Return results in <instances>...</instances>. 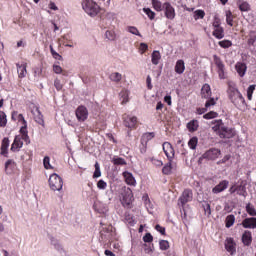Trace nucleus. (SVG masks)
Masks as SVG:
<instances>
[{"label":"nucleus","mask_w":256,"mask_h":256,"mask_svg":"<svg viewBox=\"0 0 256 256\" xmlns=\"http://www.w3.org/2000/svg\"><path fill=\"white\" fill-rule=\"evenodd\" d=\"M205 17V11L203 10H196L194 12V19L197 21V19H203Z\"/></svg>","instance_id":"40"},{"label":"nucleus","mask_w":256,"mask_h":256,"mask_svg":"<svg viewBox=\"0 0 256 256\" xmlns=\"http://www.w3.org/2000/svg\"><path fill=\"white\" fill-rule=\"evenodd\" d=\"M253 91H255V85H250L247 89V94L253 95Z\"/></svg>","instance_id":"64"},{"label":"nucleus","mask_w":256,"mask_h":256,"mask_svg":"<svg viewBox=\"0 0 256 256\" xmlns=\"http://www.w3.org/2000/svg\"><path fill=\"white\" fill-rule=\"evenodd\" d=\"M93 177L94 179L101 177V168L99 167V162L95 163V171H94Z\"/></svg>","instance_id":"42"},{"label":"nucleus","mask_w":256,"mask_h":256,"mask_svg":"<svg viewBox=\"0 0 256 256\" xmlns=\"http://www.w3.org/2000/svg\"><path fill=\"white\" fill-rule=\"evenodd\" d=\"M175 72L178 75H182L185 72V62L183 60H178L175 65Z\"/></svg>","instance_id":"21"},{"label":"nucleus","mask_w":256,"mask_h":256,"mask_svg":"<svg viewBox=\"0 0 256 256\" xmlns=\"http://www.w3.org/2000/svg\"><path fill=\"white\" fill-rule=\"evenodd\" d=\"M163 151L166 155V157L171 161L173 157H175V150L173 149V146L169 142L163 143Z\"/></svg>","instance_id":"10"},{"label":"nucleus","mask_w":256,"mask_h":256,"mask_svg":"<svg viewBox=\"0 0 256 256\" xmlns=\"http://www.w3.org/2000/svg\"><path fill=\"white\" fill-rule=\"evenodd\" d=\"M49 186L52 191H61L63 189V179L54 173L49 178Z\"/></svg>","instance_id":"5"},{"label":"nucleus","mask_w":256,"mask_h":256,"mask_svg":"<svg viewBox=\"0 0 256 256\" xmlns=\"http://www.w3.org/2000/svg\"><path fill=\"white\" fill-rule=\"evenodd\" d=\"M226 21L230 27H233V17L231 16V11L226 13Z\"/></svg>","instance_id":"51"},{"label":"nucleus","mask_w":256,"mask_h":256,"mask_svg":"<svg viewBox=\"0 0 256 256\" xmlns=\"http://www.w3.org/2000/svg\"><path fill=\"white\" fill-rule=\"evenodd\" d=\"M7 125V114L0 111V127H5Z\"/></svg>","instance_id":"33"},{"label":"nucleus","mask_w":256,"mask_h":256,"mask_svg":"<svg viewBox=\"0 0 256 256\" xmlns=\"http://www.w3.org/2000/svg\"><path fill=\"white\" fill-rule=\"evenodd\" d=\"M106 39H108V41H115V32L108 30L105 33Z\"/></svg>","instance_id":"47"},{"label":"nucleus","mask_w":256,"mask_h":256,"mask_svg":"<svg viewBox=\"0 0 256 256\" xmlns=\"http://www.w3.org/2000/svg\"><path fill=\"white\" fill-rule=\"evenodd\" d=\"M123 177L127 183V185H135L136 181H135V177H133V174L130 172H123Z\"/></svg>","instance_id":"19"},{"label":"nucleus","mask_w":256,"mask_h":256,"mask_svg":"<svg viewBox=\"0 0 256 256\" xmlns=\"http://www.w3.org/2000/svg\"><path fill=\"white\" fill-rule=\"evenodd\" d=\"M76 117L78 121H86L87 117H89V111L85 106H79L76 109Z\"/></svg>","instance_id":"8"},{"label":"nucleus","mask_w":256,"mask_h":256,"mask_svg":"<svg viewBox=\"0 0 256 256\" xmlns=\"http://www.w3.org/2000/svg\"><path fill=\"white\" fill-rule=\"evenodd\" d=\"M82 7L90 17H95L99 13V5L93 0H83Z\"/></svg>","instance_id":"3"},{"label":"nucleus","mask_w":256,"mask_h":256,"mask_svg":"<svg viewBox=\"0 0 256 256\" xmlns=\"http://www.w3.org/2000/svg\"><path fill=\"white\" fill-rule=\"evenodd\" d=\"M242 225L245 229H256V218H246L243 220Z\"/></svg>","instance_id":"15"},{"label":"nucleus","mask_w":256,"mask_h":256,"mask_svg":"<svg viewBox=\"0 0 256 256\" xmlns=\"http://www.w3.org/2000/svg\"><path fill=\"white\" fill-rule=\"evenodd\" d=\"M159 245H160L161 251H167V249H169V241L167 240H161Z\"/></svg>","instance_id":"45"},{"label":"nucleus","mask_w":256,"mask_h":256,"mask_svg":"<svg viewBox=\"0 0 256 256\" xmlns=\"http://www.w3.org/2000/svg\"><path fill=\"white\" fill-rule=\"evenodd\" d=\"M7 149H9V138L2 140L1 155H7Z\"/></svg>","instance_id":"26"},{"label":"nucleus","mask_w":256,"mask_h":256,"mask_svg":"<svg viewBox=\"0 0 256 256\" xmlns=\"http://www.w3.org/2000/svg\"><path fill=\"white\" fill-rule=\"evenodd\" d=\"M202 207H203L205 215H207L209 217L211 215V205L207 202H203Z\"/></svg>","instance_id":"35"},{"label":"nucleus","mask_w":256,"mask_h":256,"mask_svg":"<svg viewBox=\"0 0 256 256\" xmlns=\"http://www.w3.org/2000/svg\"><path fill=\"white\" fill-rule=\"evenodd\" d=\"M221 23L219 22V18L215 17V20L213 22L214 29L220 28Z\"/></svg>","instance_id":"62"},{"label":"nucleus","mask_w":256,"mask_h":256,"mask_svg":"<svg viewBox=\"0 0 256 256\" xmlns=\"http://www.w3.org/2000/svg\"><path fill=\"white\" fill-rule=\"evenodd\" d=\"M141 53H145V51H147V49H149V46L146 43H140V47H139Z\"/></svg>","instance_id":"55"},{"label":"nucleus","mask_w":256,"mask_h":256,"mask_svg":"<svg viewBox=\"0 0 256 256\" xmlns=\"http://www.w3.org/2000/svg\"><path fill=\"white\" fill-rule=\"evenodd\" d=\"M98 189H105L107 187V183L103 180H99L97 183Z\"/></svg>","instance_id":"54"},{"label":"nucleus","mask_w":256,"mask_h":256,"mask_svg":"<svg viewBox=\"0 0 256 256\" xmlns=\"http://www.w3.org/2000/svg\"><path fill=\"white\" fill-rule=\"evenodd\" d=\"M187 129L190 131V133H195L197 129H199V121L197 120H192L187 123Z\"/></svg>","instance_id":"22"},{"label":"nucleus","mask_w":256,"mask_h":256,"mask_svg":"<svg viewBox=\"0 0 256 256\" xmlns=\"http://www.w3.org/2000/svg\"><path fill=\"white\" fill-rule=\"evenodd\" d=\"M235 223V216L229 215L226 217V227L229 229V227H233V224Z\"/></svg>","instance_id":"36"},{"label":"nucleus","mask_w":256,"mask_h":256,"mask_svg":"<svg viewBox=\"0 0 256 256\" xmlns=\"http://www.w3.org/2000/svg\"><path fill=\"white\" fill-rule=\"evenodd\" d=\"M144 243H151L153 241V236L151 233H146V235L143 237Z\"/></svg>","instance_id":"52"},{"label":"nucleus","mask_w":256,"mask_h":256,"mask_svg":"<svg viewBox=\"0 0 256 256\" xmlns=\"http://www.w3.org/2000/svg\"><path fill=\"white\" fill-rule=\"evenodd\" d=\"M120 97L122 99V105L129 103V91L123 90L122 92H120Z\"/></svg>","instance_id":"29"},{"label":"nucleus","mask_w":256,"mask_h":256,"mask_svg":"<svg viewBox=\"0 0 256 256\" xmlns=\"http://www.w3.org/2000/svg\"><path fill=\"white\" fill-rule=\"evenodd\" d=\"M17 71H18V75L21 79H23V77H25V75L27 74V65L22 64L19 65L17 64Z\"/></svg>","instance_id":"25"},{"label":"nucleus","mask_w":256,"mask_h":256,"mask_svg":"<svg viewBox=\"0 0 256 256\" xmlns=\"http://www.w3.org/2000/svg\"><path fill=\"white\" fill-rule=\"evenodd\" d=\"M201 94L204 99H209V97H211V86L204 84L201 89Z\"/></svg>","instance_id":"20"},{"label":"nucleus","mask_w":256,"mask_h":256,"mask_svg":"<svg viewBox=\"0 0 256 256\" xmlns=\"http://www.w3.org/2000/svg\"><path fill=\"white\" fill-rule=\"evenodd\" d=\"M246 211H247L248 215H251L252 217H256L255 207L251 206L250 204L246 205Z\"/></svg>","instance_id":"39"},{"label":"nucleus","mask_w":256,"mask_h":256,"mask_svg":"<svg viewBox=\"0 0 256 256\" xmlns=\"http://www.w3.org/2000/svg\"><path fill=\"white\" fill-rule=\"evenodd\" d=\"M255 41H256V32L251 31L250 38L248 39V45H253V43H255Z\"/></svg>","instance_id":"48"},{"label":"nucleus","mask_w":256,"mask_h":256,"mask_svg":"<svg viewBox=\"0 0 256 256\" xmlns=\"http://www.w3.org/2000/svg\"><path fill=\"white\" fill-rule=\"evenodd\" d=\"M112 163H114V165H127V162L125 161V159L121 157L113 158Z\"/></svg>","instance_id":"38"},{"label":"nucleus","mask_w":256,"mask_h":256,"mask_svg":"<svg viewBox=\"0 0 256 256\" xmlns=\"http://www.w3.org/2000/svg\"><path fill=\"white\" fill-rule=\"evenodd\" d=\"M54 85H55L57 91H61L63 89V84H61V81H59L57 79L55 80Z\"/></svg>","instance_id":"57"},{"label":"nucleus","mask_w":256,"mask_h":256,"mask_svg":"<svg viewBox=\"0 0 256 256\" xmlns=\"http://www.w3.org/2000/svg\"><path fill=\"white\" fill-rule=\"evenodd\" d=\"M153 137H155L154 133H147L144 134L143 139H147V141H150V139H153Z\"/></svg>","instance_id":"61"},{"label":"nucleus","mask_w":256,"mask_h":256,"mask_svg":"<svg viewBox=\"0 0 256 256\" xmlns=\"http://www.w3.org/2000/svg\"><path fill=\"white\" fill-rule=\"evenodd\" d=\"M20 119H22L24 126L21 127L20 129V133L22 135V137H20V139H22L23 141H25L26 145H29L31 143V139L29 138V135L27 134V121H25V118H23V114L19 115Z\"/></svg>","instance_id":"6"},{"label":"nucleus","mask_w":256,"mask_h":256,"mask_svg":"<svg viewBox=\"0 0 256 256\" xmlns=\"http://www.w3.org/2000/svg\"><path fill=\"white\" fill-rule=\"evenodd\" d=\"M124 125L128 129H134L135 125H137V117L124 116Z\"/></svg>","instance_id":"13"},{"label":"nucleus","mask_w":256,"mask_h":256,"mask_svg":"<svg viewBox=\"0 0 256 256\" xmlns=\"http://www.w3.org/2000/svg\"><path fill=\"white\" fill-rule=\"evenodd\" d=\"M215 117H217V112L215 111H210L203 116L204 119H215Z\"/></svg>","instance_id":"50"},{"label":"nucleus","mask_w":256,"mask_h":256,"mask_svg":"<svg viewBox=\"0 0 256 256\" xmlns=\"http://www.w3.org/2000/svg\"><path fill=\"white\" fill-rule=\"evenodd\" d=\"M34 115V119L36 123L39 125H42V127L45 126V121L43 120V114H41V111H39V108H36L35 111H32Z\"/></svg>","instance_id":"17"},{"label":"nucleus","mask_w":256,"mask_h":256,"mask_svg":"<svg viewBox=\"0 0 256 256\" xmlns=\"http://www.w3.org/2000/svg\"><path fill=\"white\" fill-rule=\"evenodd\" d=\"M144 13H146V15H148L149 19H151V21H153V19H155V12L152 11L151 8H143Z\"/></svg>","instance_id":"41"},{"label":"nucleus","mask_w":256,"mask_h":256,"mask_svg":"<svg viewBox=\"0 0 256 256\" xmlns=\"http://www.w3.org/2000/svg\"><path fill=\"white\" fill-rule=\"evenodd\" d=\"M252 237L251 233L249 231H245L242 235V242L246 247H249L251 245Z\"/></svg>","instance_id":"23"},{"label":"nucleus","mask_w":256,"mask_h":256,"mask_svg":"<svg viewBox=\"0 0 256 256\" xmlns=\"http://www.w3.org/2000/svg\"><path fill=\"white\" fill-rule=\"evenodd\" d=\"M122 201L125 205H131L133 201V192L130 188H127L122 194Z\"/></svg>","instance_id":"12"},{"label":"nucleus","mask_w":256,"mask_h":256,"mask_svg":"<svg viewBox=\"0 0 256 256\" xmlns=\"http://www.w3.org/2000/svg\"><path fill=\"white\" fill-rule=\"evenodd\" d=\"M228 95L235 107H243L245 105V98H243V95L235 85H229Z\"/></svg>","instance_id":"1"},{"label":"nucleus","mask_w":256,"mask_h":256,"mask_svg":"<svg viewBox=\"0 0 256 256\" xmlns=\"http://www.w3.org/2000/svg\"><path fill=\"white\" fill-rule=\"evenodd\" d=\"M213 129L214 131H218L219 137H221V139H231L232 137H235V131L225 127L223 125V120H217Z\"/></svg>","instance_id":"2"},{"label":"nucleus","mask_w":256,"mask_h":256,"mask_svg":"<svg viewBox=\"0 0 256 256\" xmlns=\"http://www.w3.org/2000/svg\"><path fill=\"white\" fill-rule=\"evenodd\" d=\"M126 31H128V33H131L132 35H137L138 37H141V33L139 32V29H137V27L135 26H128L126 28Z\"/></svg>","instance_id":"32"},{"label":"nucleus","mask_w":256,"mask_h":256,"mask_svg":"<svg viewBox=\"0 0 256 256\" xmlns=\"http://www.w3.org/2000/svg\"><path fill=\"white\" fill-rule=\"evenodd\" d=\"M163 9L165 11V17L167 19H175V8L171 6V3L166 2L163 4Z\"/></svg>","instance_id":"9"},{"label":"nucleus","mask_w":256,"mask_h":256,"mask_svg":"<svg viewBox=\"0 0 256 256\" xmlns=\"http://www.w3.org/2000/svg\"><path fill=\"white\" fill-rule=\"evenodd\" d=\"M152 64L153 65H159V61H161V53L157 50H154L152 52Z\"/></svg>","instance_id":"24"},{"label":"nucleus","mask_w":256,"mask_h":256,"mask_svg":"<svg viewBox=\"0 0 256 256\" xmlns=\"http://www.w3.org/2000/svg\"><path fill=\"white\" fill-rule=\"evenodd\" d=\"M218 75L220 79H225V68H218Z\"/></svg>","instance_id":"58"},{"label":"nucleus","mask_w":256,"mask_h":256,"mask_svg":"<svg viewBox=\"0 0 256 256\" xmlns=\"http://www.w3.org/2000/svg\"><path fill=\"white\" fill-rule=\"evenodd\" d=\"M197 143H198L197 137H192L188 142V146L190 147V149H197Z\"/></svg>","instance_id":"37"},{"label":"nucleus","mask_w":256,"mask_h":256,"mask_svg":"<svg viewBox=\"0 0 256 256\" xmlns=\"http://www.w3.org/2000/svg\"><path fill=\"white\" fill-rule=\"evenodd\" d=\"M21 147H23V141H21V136H16L11 146V151H19Z\"/></svg>","instance_id":"18"},{"label":"nucleus","mask_w":256,"mask_h":256,"mask_svg":"<svg viewBox=\"0 0 256 256\" xmlns=\"http://www.w3.org/2000/svg\"><path fill=\"white\" fill-rule=\"evenodd\" d=\"M15 167V162L13 160H7L5 163V169H13Z\"/></svg>","instance_id":"53"},{"label":"nucleus","mask_w":256,"mask_h":256,"mask_svg":"<svg viewBox=\"0 0 256 256\" xmlns=\"http://www.w3.org/2000/svg\"><path fill=\"white\" fill-rule=\"evenodd\" d=\"M238 7L240 9V11H250L251 10V6L249 5V3L245 2V1H238Z\"/></svg>","instance_id":"28"},{"label":"nucleus","mask_w":256,"mask_h":256,"mask_svg":"<svg viewBox=\"0 0 256 256\" xmlns=\"http://www.w3.org/2000/svg\"><path fill=\"white\" fill-rule=\"evenodd\" d=\"M171 160L169 161V163H167L163 169H162V172L164 173V175H170L171 174Z\"/></svg>","instance_id":"43"},{"label":"nucleus","mask_w":256,"mask_h":256,"mask_svg":"<svg viewBox=\"0 0 256 256\" xmlns=\"http://www.w3.org/2000/svg\"><path fill=\"white\" fill-rule=\"evenodd\" d=\"M190 201H193V191L190 189H186L183 191L181 197L179 198V203H181L182 207L189 203Z\"/></svg>","instance_id":"7"},{"label":"nucleus","mask_w":256,"mask_h":256,"mask_svg":"<svg viewBox=\"0 0 256 256\" xmlns=\"http://www.w3.org/2000/svg\"><path fill=\"white\" fill-rule=\"evenodd\" d=\"M215 103H216V102H215V98H211V99L208 100V101L206 102V104H205L206 109H209V107L215 105Z\"/></svg>","instance_id":"56"},{"label":"nucleus","mask_w":256,"mask_h":256,"mask_svg":"<svg viewBox=\"0 0 256 256\" xmlns=\"http://www.w3.org/2000/svg\"><path fill=\"white\" fill-rule=\"evenodd\" d=\"M221 155V150L217 148H211L207 150L198 160V163L201 165L203 163V159H208V161H215V159L219 158Z\"/></svg>","instance_id":"4"},{"label":"nucleus","mask_w":256,"mask_h":256,"mask_svg":"<svg viewBox=\"0 0 256 256\" xmlns=\"http://www.w3.org/2000/svg\"><path fill=\"white\" fill-rule=\"evenodd\" d=\"M213 35L216 37V39H223V37H225V34H223V28H215Z\"/></svg>","instance_id":"30"},{"label":"nucleus","mask_w":256,"mask_h":256,"mask_svg":"<svg viewBox=\"0 0 256 256\" xmlns=\"http://www.w3.org/2000/svg\"><path fill=\"white\" fill-rule=\"evenodd\" d=\"M109 79L113 81L114 83H119L121 79H123V76L119 72H113L110 74Z\"/></svg>","instance_id":"27"},{"label":"nucleus","mask_w":256,"mask_h":256,"mask_svg":"<svg viewBox=\"0 0 256 256\" xmlns=\"http://www.w3.org/2000/svg\"><path fill=\"white\" fill-rule=\"evenodd\" d=\"M237 244L233 240V238H228L225 243V249L230 253V255H235L237 253Z\"/></svg>","instance_id":"11"},{"label":"nucleus","mask_w":256,"mask_h":256,"mask_svg":"<svg viewBox=\"0 0 256 256\" xmlns=\"http://www.w3.org/2000/svg\"><path fill=\"white\" fill-rule=\"evenodd\" d=\"M43 163H44L45 169H53V167L51 166V163H50L49 156L44 157Z\"/></svg>","instance_id":"49"},{"label":"nucleus","mask_w":256,"mask_h":256,"mask_svg":"<svg viewBox=\"0 0 256 256\" xmlns=\"http://www.w3.org/2000/svg\"><path fill=\"white\" fill-rule=\"evenodd\" d=\"M155 229H156V231L161 233V235H165V227H161V225L157 224Z\"/></svg>","instance_id":"59"},{"label":"nucleus","mask_w":256,"mask_h":256,"mask_svg":"<svg viewBox=\"0 0 256 256\" xmlns=\"http://www.w3.org/2000/svg\"><path fill=\"white\" fill-rule=\"evenodd\" d=\"M235 69L239 77H245V73H247V64L242 62H237L235 65Z\"/></svg>","instance_id":"16"},{"label":"nucleus","mask_w":256,"mask_h":256,"mask_svg":"<svg viewBox=\"0 0 256 256\" xmlns=\"http://www.w3.org/2000/svg\"><path fill=\"white\" fill-rule=\"evenodd\" d=\"M227 187H229V181L223 180L212 189V193H222V191H225Z\"/></svg>","instance_id":"14"},{"label":"nucleus","mask_w":256,"mask_h":256,"mask_svg":"<svg viewBox=\"0 0 256 256\" xmlns=\"http://www.w3.org/2000/svg\"><path fill=\"white\" fill-rule=\"evenodd\" d=\"M50 51L52 56L54 57V59H58V61H62L63 60V56L59 55V53H57L54 49L53 46L50 45Z\"/></svg>","instance_id":"46"},{"label":"nucleus","mask_w":256,"mask_h":256,"mask_svg":"<svg viewBox=\"0 0 256 256\" xmlns=\"http://www.w3.org/2000/svg\"><path fill=\"white\" fill-rule=\"evenodd\" d=\"M218 44L220 45V47H223V49H229V47L233 45V43H231V41L229 40L220 41Z\"/></svg>","instance_id":"44"},{"label":"nucleus","mask_w":256,"mask_h":256,"mask_svg":"<svg viewBox=\"0 0 256 256\" xmlns=\"http://www.w3.org/2000/svg\"><path fill=\"white\" fill-rule=\"evenodd\" d=\"M53 71H54V73L59 74V73H61L63 71V69L59 65H54L53 66Z\"/></svg>","instance_id":"60"},{"label":"nucleus","mask_w":256,"mask_h":256,"mask_svg":"<svg viewBox=\"0 0 256 256\" xmlns=\"http://www.w3.org/2000/svg\"><path fill=\"white\" fill-rule=\"evenodd\" d=\"M213 57L217 69H225V65L223 64V61H221V58H219L217 55H214Z\"/></svg>","instance_id":"31"},{"label":"nucleus","mask_w":256,"mask_h":256,"mask_svg":"<svg viewBox=\"0 0 256 256\" xmlns=\"http://www.w3.org/2000/svg\"><path fill=\"white\" fill-rule=\"evenodd\" d=\"M146 84L148 89H153V84H151V76H147Z\"/></svg>","instance_id":"63"},{"label":"nucleus","mask_w":256,"mask_h":256,"mask_svg":"<svg viewBox=\"0 0 256 256\" xmlns=\"http://www.w3.org/2000/svg\"><path fill=\"white\" fill-rule=\"evenodd\" d=\"M152 5L155 11H163V4L159 0H152Z\"/></svg>","instance_id":"34"}]
</instances>
